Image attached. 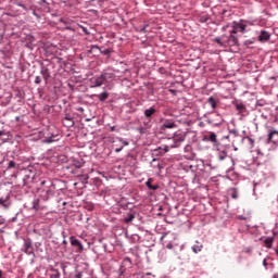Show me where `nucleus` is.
I'll return each mask as SVG.
<instances>
[{"mask_svg":"<svg viewBox=\"0 0 278 278\" xmlns=\"http://www.w3.org/2000/svg\"><path fill=\"white\" fill-rule=\"evenodd\" d=\"M210 142H218L217 136L214 132H208V136L205 137Z\"/></svg>","mask_w":278,"mask_h":278,"instance_id":"nucleus-12","label":"nucleus"},{"mask_svg":"<svg viewBox=\"0 0 278 278\" xmlns=\"http://www.w3.org/2000/svg\"><path fill=\"white\" fill-rule=\"evenodd\" d=\"M236 109L238 110V112H240V114L247 112V106L242 103H237Z\"/></svg>","mask_w":278,"mask_h":278,"instance_id":"nucleus-17","label":"nucleus"},{"mask_svg":"<svg viewBox=\"0 0 278 278\" xmlns=\"http://www.w3.org/2000/svg\"><path fill=\"white\" fill-rule=\"evenodd\" d=\"M263 266H264L265 268H268V262H266V260L263 261Z\"/></svg>","mask_w":278,"mask_h":278,"instance_id":"nucleus-36","label":"nucleus"},{"mask_svg":"<svg viewBox=\"0 0 278 278\" xmlns=\"http://www.w3.org/2000/svg\"><path fill=\"white\" fill-rule=\"evenodd\" d=\"M77 278H81V274L76 275Z\"/></svg>","mask_w":278,"mask_h":278,"instance_id":"nucleus-48","label":"nucleus"},{"mask_svg":"<svg viewBox=\"0 0 278 278\" xmlns=\"http://www.w3.org/2000/svg\"><path fill=\"white\" fill-rule=\"evenodd\" d=\"M110 97V93L108 92H102L100 94H97V98L99 99V101L103 102L106 101V99Z\"/></svg>","mask_w":278,"mask_h":278,"instance_id":"nucleus-16","label":"nucleus"},{"mask_svg":"<svg viewBox=\"0 0 278 278\" xmlns=\"http://www.w3.org/2000/svg\"><path fill=\"white\" fill-rule=\"evenodd\" d=\"M277 134H278L277 130H274V131L269 132V135H268V140H269V142H273V136H275V135H277Z\"/></svg>","mask_w":278,"mask_h":278,"instance_id":"nucleus-27","label":"nucleus"},{"mask_svg":"<svg viewBox=\"0 0 278 278\" xmlns=\"http://www.w3.org/2000/svg\"><path fill=\"white\" fill-rule=\"evenodd\" d=\"M166 249H173V243H168V244L166 245Z\"/></svg>","mask_w":278,"mask_h":278,"instance_id":"nucleus-40","label":"nucleus"},{"mask_svg":"<svg viewBox=\"0 0 278 278\" xmlns=\"http://www.w3.org/2000/svg\"><path fill=\"white\" fill-rule=\"evenodd\" d=\"M25 253H27L28 255L31 254V243H25Z\"/></svg>","mask_w":278,"mask_h":278,"instance_id":"nucleus-23","label":"nucleus"},{"mask_svg":"<svg viewBox=\"0 0 278 278\" xmlns=\"http://www.w3.org/2000/svg\"><path fill=\"white\" fill-rule=\"evenodd\" d=\"M1 277H3V271H2V270H0V278H1Z\"/></svg>","mask_w":278,"mask_h":278,"instance_id":"nucleus-46","label":"nucleus"},{"mask_svg":"<svg viewBox=\"0 0 278 278\" xmlns=\"http://www.w3.org/2000/svg\"><path fill=\"white\" fill-rule=\"evenodd\" d=\"M177 127V124H175L172 119H165L162 129H175Z\"/></svg>","mask_w":278,"mask_h":278,"instance_id":"nucleus-6","label":"nucleus"},{"mask_svg":"<svg viewBox=\"0 0 278 278\" xmlns=\"http://www.w3.org/2000/svg\"><path fill=\"white\" fill-rule=\"evenodd\" d=\"M55 194V186L51 185L49 189L46 191L45 199H49V197H53Z\"/></svg>","mask_w":278,"mask_h":278,"instance_id":"nucleus-11","label":"nucleus"},{"mask_svg":"<svg viewBox=\"0 0 278 278\" xmlns=\"http://www.w3.org/2000/svg\"><path fill=\"white\" fill-rule=\"evenodd\" d=\"M273 278H278V274H274V275H273Z\"/></svg>","mask_w":278,"mask_h":278,"instance_id":"nucleus-45","label":"nucleus"},{"mask_svg":"<svg viewBox=\"0 0 278 278\" xmlns=\"http://www.w3.org/2000/svg\"><path fill=\"white\" fill-rule=\"evenodd\" d=\"M258 40H260V42H266V41L270 40V33H268L266 30H262L261 35L258 36Z\"/></svg>","mask_w":278,"mask_h":278,"instance_id":"nucleus-7","label":"nucleus"},{"mask_svg":"<svg viewBox=\"0 0 278 278\" xmlns=\"http://www.w3.org/2000/svg\"><path fill=\"white\" fill-rule=\"evenodd\" d=\"M104 55H110V50H104Z\"/></svg>","mask_w":278,"mask_h":278,"instance_id":"nucleus-41","label":"nucleus"},{"mask_svg":"<svg viewBox=\"0 0 278 278\" xmlns=\"http://www.w3.org/2000/svg\"><path fill=\"white\" fill-rule=\"evenodd\" d=\"M52 274L50 275V278H60L61 277V274H60V270L55 269V268H52Z\"/></svg>","mask_w":278,"mask_h":278,"instance_id":"nucleus-20","label":"nucleus"},{"mask_svg":"<svg viewBox=\"0 0 278 278\" xmlns=\"http://www.w3.org/2000/svg\"><path fill=\"white\" fill-rule=\"evenodd\" d=\"M110 130H111V131H116V127L112 126V127L110 128Z\"/></svg>","mask_w":278,"mask_h":278,"instance_id":"nucleus-42","label":"nucleus"},{"mask_svg":"<svg viewBox=\"0 0 278 278\" xmlns=\"http://www.w3.org/2000/svg\"><path fill=\"white\" fill-rule=\"evenodd\" d=\"M45 184H47V181H45V180H43V181H41V186H45Z\"/></svg>","mask_w":278,"mask_h":278,"instance_id":"nucleus-47","label":"nucleus"},{"mask_svg":"<svg viewBox=\"0 0 278 278\" xmlns=\"http://www.w3.org/2000/svg\"><path fill=\"white\" fill-rule=\"evenodd\" d=\"M9 199H10V197H7L5 199L0 198V205H2V207H4L5 210H8V207H10Z\"/></svg>","mask_w":278,"mask_h":278,"instance_id":"nucleus-13","label":"nucleus"},{"mask_svg":"<svg viewBox=\"0 0 278 278\" xmlns=\"http://www.w3.org/2000/svg\"><path fill=\"white\" fill-rule=\"evenodd\" d=\"M193 253H201L203 251V244H200L199 241H197V244L192 247Z\"/></svg>","mask_w":278,"mask_h":278,"instance_id":"nucleus-14","label":"nucleus"},{"mask_svg":"<svg viewBox=\"0 0 278 278\" xmlns=\"http://www.w3.org/2000/svg\"><path fill=\"white\" fill-rule=\"evenodd\" d=\"M155 112H157V111L155 110V108L151 106L150 109H147V110L143 112V114H144L146 118L150 119V118L155 114Z\"/></svg>","mask_w":278,"mask_h":278,"instance_id":"nucleus-10","label":"nucleus"},{"mask_svg":"<svg viewBox=\"0 0 278 278\" xmlns=\"http://www.w3.org/2000/svg\"><path fill=\"white\" fill-rule=\"evenodd\" d=\"M108 75H110V74L105 73V74H102L99 77H97L94 79L93 88H99V87L103 86L105 84V81H108Z\"/></svg>","mask_w":278,"mask_h":278,"instance_id":"nucleus-3","label":"nucleus"},{"mask_svg":"<svg viewBox=\"0 0 278 278\" xmlns=\"http://www.w3.org/2000/svg\"><path fill=\"white\" fill-rule=\"evenodd\" d=\"M18 168H21V165H18L16 162L8 161L7 170H18Z\"/></svg>","mask_w":278,"mask_h":278,"instance_id":"nucleus-8","label":"nucleus"},{"mask_svg":"<svg viewBox=\"0 0 278 278\" xmlns=\"http://www.w3.org/2000/svg\"><path fill=\"white\" fill-rule=\"evenodd\" d=\"M134 218H136V214L135 213H128V215L124 218V223L129 225V223H131V220H134Z\"/></svg>","mask_w":278,"mask_h":278,"instance_id":"nucleus-15","label":"nucleus"},{"mask_svg":"<svg viewBox=\"0 0 278 278\" xmlns=\"http://www.w3.org/2000/svg\"><path fill=\"white\" fill-rule=\"evenodd\" d=\"M121 151H123V147L115 149V153H121Z\"/></svg>","mask_w":278,"mask_h":278,"instance_id":"nucleus-35","label":"nucleus"},{"mask_svg":"<svg viewBox=\"0 0 278 278\" xmlns=\"http://www.w3.org/2000/svg\"><path fill=\"white\" fill-rule=\"evenodd\" d=\"M35 84H42V78L40 76H36Z\"/></svg>","mask_w":278,"mask_h":278,"instance_id":"nucleus-31","label":"nucleus"},{"mask_svg":"<svg viewBox=\"0 0 278 278\" xmlns=\"http://www.w3.org/2000/svg\"><path fill=\"white\" fill-rule=\"evenodd\" d=\"M0 225H5V219L3 216L0 215Z\"/></svg>","mask_w":278,"mask_h":278,"instance_id":"nucleus-33","label":"nucleus"},{"mask_svg":"<svg viewBox=\"0 0 278 278\" xmlns=\"http://www.w3.org/2000/svg\"><path fill=\"white\" fill-rule=\"evenodd\" d=\"M123 144H124L125 147H127V146L129 144V142L123 141Z\"/></svg>","mask_w":278,"mask_h":278,"instance_id":"nucleus-43","label":"nucleus"},{"mask_svg":"<svg viewBox=\"0 0 278 278\" xmlns=\"http://www.w3.org/2000/svg\"><path fill=\"white\" fill-rule=\"evenodd\" d=\"M225 47H238V37L230 33L229 36H223Z\"/></svg>","mask_w":278,"mask_h":278,"instance_id":"nucleus-2","label":"nucleus"},{"mask_svg":"<svg viewBox=\"0 0 278 278\" xmlns=\"http://www.w3.org/2000/svg\"><path fill=\"white\" fill-rule=\"evenodd\" d=\"M53 138H55V136L48 137V138L43 139V142L46 144H51V142H55V139H53Z\"/></svg>","mask_w":278,"mask_h":278,"instance_id":"nucleus-24","label":"nucleus"},{"mask_svg":"<svg viewBox=\"0 0 278 278\" xmlns=\"http://www.w3.org/2000/svg\"><path fill=\"white\" fill-rule=\"evenodd\" d=\"M40 73H41L46 83L49 81V78L51 77V72H49V68L42 67Z\"/></svg>","mask_w":278,"mask_h":278,"instance_id":"nucleus-9","label":"nucleus"},{"mask_svg":"<svg viewBox=\"0 0 278 278\" xmlns=\"http://www.w3.org/2000/svg\"><path fill=\"white\" fill-rule=\"evenodd\" d=\"M215 42H217V45H220L222 47H225V41H223V37H217L215 39Z\"/></svg>","mask_w":278,"mask_h":278,"instance_id":"nucleus-26","label":"nucleus"},{"mask_svg":"<svg viewBox=\"0 0 278 278\" xmlns=\"http://www.w3.org/2000/svg\"><path fill=\"white\" fill-rule=\"evenodd\" d=\"M244 34L247 31V25L240 24V23H233L232 30L230 34H238V33Z\"/></svg>","mask_w":278,"mask_h":278,"instance_id":"nucleus-4","label":"nucleus"},{"mask_svg":"<svg viewBox=\"0 0 278 278\" xmlns=\"http://www.w3.org/2000/svg\"><path fill=\"white\" fill-rule=\"evenodd\" d=\"M140 134H144V130L142 128H139Z\"/></svg>","mask_w":278,"mask_h":278,"instance_id":"nucleus-44","label":"nucleus"},{"mask_svg":"<svg viewBox=\"0 0 278 278\" xmlns=\"http://www.w3.org/2000/svg\"><path fill=\"white\" fill-rule=\"evenodd\" d=\"M65 121H70L72 123L71 126L74 125L73 118H71L70 116H65Z\"/></svg>","mask_w":278,"mask_h":278,"instance_id":"nucleus-34","label":"nucleus"},{"mask_svg":"<svg viewBox=\"0 0 278 278\" xmlns=\"http://www.w3.org/2000/svg\"><path fill=\"white\" fill-rule=\"evenodd\" d=\"M230 192L232 199H238V190L236 188L230 189Z\"/></svg>","mask_w":278,"mask_h":278,"instance_id":"nucleus-25","label":"nucleus"},{"mask_svg":"<svg viewBox=\"0 0 278 278\" xmlns=\"http://www.w3.org/2000/svg\"><path fill=\"white\" fill-rule=\"evenodd\" d=\"M164 151H165V153H168V151H169L168 146L164 147Z\"/></svg>","mask_w":278,"mask_h":278,"instance_id":"nucleus-39","label":"nucleus"},{"mask_svg":"<svg viewBox=\"0 0 278 278\" xmlns=\"http://www.w3.org/2000/svg\"><path fill=\"white\" fill-rule=\"evenodd\" d=\"M184 140H186V132L181 130L176 131L173 137L174 144H172V147H181V142H184Z\"/></svg>","mask_w":278,"mask_h":278,"instance_id":"nucleus-1","label":"nucleus"},{"mask_svg":"<svg viewBox=\"0 0 278 278\" xmlns=\"http://www.w3.org/2000/svg\"><path fill=\"white\" fill-rule=\"evenodd\" d=\"M71 244L72 247H76V253H81L84 251V244H81V241H79L77 238L75 237H71Z\"/></svg>","mask_w":278,"mask_h":278,"instance_id":"nucleus-5","label":"nucleus"},{"mask_svg":"<svg viewBox=\"0 0 278 278\" xmlns=\"http://www.w3.org/2000/svg\"><path fill=\"white\" fill-rule=\"evenodd\" d=\"M238 218H239V220H247V217H244L242 215H239Z\"/></svg>","mask_w":278,"mask_h":278,"instance_id":"nucleus-37","label":"nucleus"},{"mask_svg":"<svg viewBox=\"0 0 278 278\" xmlns=\"http://www.w3.org/2000/svg\"><path fill=\"white\" fill-rule=\"evenodd\" d=\"M33 210H35L36 212H38L40 210V200H34L33 202Z\"/></svg>","mask_w":278,"mask_h":278,"instance_id":"nucleus-18","label":"nucleus"},{"mask_svg":"<svg viewBox=\"0 0 278 278\" xmlns=\"http://www.w3.org/2000/svg\"><path fill=\"white\" fill-rule=\"evenodd\" d=\"M207 103L211 104V108L213 110H216V100L214 99V97H210L208 100H207Z\"/></svg>","mask_w":278,"mask_h":278,"instance_id":"nucleus-21","label":"nucleus"},{"mask_svg":"<svg viewBox=\"0 0 278 278\" xmlns=\"http://www.w3.org/2000/svg\"><path fill=\"white\" fill-rule=\"evenodd\" d=\"M160 188V185H152L150 187V190H157Z\"/></svg>","mask_w":278,"mask_h":278,"instance_id":"nucleus-32","label":"nucleus"},{"mask_svg":"<svg viewBox=\"0 0 278 278\" xmlns=\"http://www.w3.org/2000/svg\"><path fill=\"white\" fill-rule=\"evenodd\" d=\"M153 179L149 178L148 181L146 182L147 188H149V190L151 189V187L153 186Z\"/></svg>","mask_w":278,"mask_h":278,"instance_id":"nucleus-28","label":"nucleus"},{"mask_svg":"<svg viewBox=\"0 0 278 278\" xmlns=\"http://www.w3.org/2000/svg\"><path fill=\"white\" fill-rule=\"evenodd\" d=\"M149 27V25H146V26H143L142 28H140V34H147V31H149V30H147V28Z\"/></svg>","mask_w":278,"mask_h":278,"instance_id":"nucleus-29","label":"nucleus"},{"mask_svg":"<svg viewBox=\"0 0 278 278\" xmlns=\"http://www.w3.org/2000/svg\"><path fill=\"white\" fill-rule=\"evenodd\" d=\"M230 134H233L236 137H238V130H231Z\"/></svg>","mask_w":278,"mask_h":278,"instance_id":"nucleus-38","label":"nucleus"},{"mask_svg":"<svg viewBox=\"0 0 278 278\" xmlns=\"http://www.w3.org/2000/svg\"><path fill=\"white\" fill-rule=\"evenodd\" d=\"M165 236H162L161 240H164Z\"/></svg>","mask_w":278,"mask_h":278,"instance_id":"nucleus-49","label":"nucleus"},{"mask_svg":"<svg viewBox=\"0 0 278 278\" xmlns=\"http://www.w3.org/2000/svg\"><path fill=\"white\" fill-rule=\"evenodd\" d=\"M226 157H227V151H225V150L219 151L218 160H220L223 162V160H225Z\"/></svg>","mask_w":278,"mask_h":278,"instance_id":"nucleus-22","label":"nucleus"},{"mask_svg":"<svg viewBox=\"0 0 278 278\" xmlns=\"http://www.w3.org/2000/svg\"><path fill=\"white\" fill-rule=\"evenodd\" d=\"M124 264H125V266H131V258H125L124 260Z\"/></svg>","mask_w":278,"mask_h":278,"instance_id":"nucleus-30","label":"nucleus"},{"mask_svg":"<svg viewBox=\"0 0 278 278\" xmlns=\"http://www.w3.org/2000/svg\"><path fill=\"white\" fill-rule=\"evenodd\" d=\"M264 244L267 249H273V238H266Z\"/></svg>","mask_w":278,"mask_h":278,"instance_id":"nucleus-19","label":"nucleus"}]
</instances>
